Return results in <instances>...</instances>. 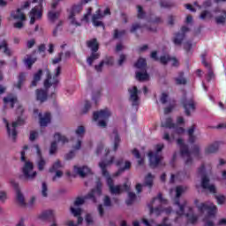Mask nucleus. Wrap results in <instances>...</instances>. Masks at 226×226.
<instances>
[{
	"instance_id": "19",
	"label": "nucleus",
	"mask_w": 226,
	"mask_h": 226,
	"mask_svg": "<svg viewBox=\"0 0 226 226\" xmlns=\"http://www.w3.org/2000/svg\"><path fill=\"white\" fill-rule=\"evenodd\" d=\"M84 4L81 2L76 5H73L72 8V11L69 15V20L72 26H76V27H79L80 26V23L75 19V15H79L80 11H82Z\"/></svg>"
},
{
	"instance_id": "35",
	"label": "nucleus",
	"mask_w": 226,
	"mask_h": 226,
	"mask_svg": "<svg viewBox=\"0 0 226 226\" xmlns=\"http://www.w3.org/2000/svg\"><path fill=\"white\" fill-rule=\"evenodd\" d=\"M218 142L210 144L205 148V154H213V153H216L218 151Z\"/></svg>"
},
{
	"instance_id": "21",
	"label": "nucleus",
	"mask_w": 226,
	"mask_h": 226,
	"mask_svg": "<svg viewBox=\"0 0 226 226\" xmlns=\"http://www.w3.org/2000/svg\"><path fill=\"white\" fill-rule=\"evenodd\" d=\"M11 185L16 190L17 202L19 204V206H26V199L24 198V195L22 194V192H20V190L19 189V184L14 180H11Z\"/></svg>"
},
{
	"instance_id": "51",
	"label": "nucleus",
	"mask_w": 226,
	"mask_h": 226,
	"mask_svg": "<svg viewBox=\"0 0 226 226\" xmlns=\"http://www.w3.org/2000/svg\"><path fill=\"white\" fill-rule=\"evenodd\" d=\"M24 80H26V73L21 72L19 76L18 84L16 85L18 89H20V87H22V83L24 82Z\"/></svg>"
},
{
	"instance_id": "3",
	"label": "nucleus",
	"mask_w": 226,
	"mask_h": 226,
	"mask_svg": "<svg viewBox=\"0 0 226 226\" xmlns=\"http://www.w3.org/2000/svg\"><path fill=\"white\" fill-rule=\"evenodd\" d=\"M102 182L97 181L96 187L93 189L87 196L84 198H77L74 201V206L71 207V213L73 216H80L82 215V208L80 206L86 202L87 199L92 200V202L96 203V199L102 195Z\"/></svg>"
},
{
	"instance_id": "22",
	"label": "nucleus",
	"mask_w": 226,
	"mask_h": 226,
	"mask_svg": "<svg viewBox=\"0 0 226 226\" xmlns=\"http://www.w3.org/2000/svg\"><path fill=\"white\" fill-rule=\"evenodd\" d=\"M30 4H31V3L26 2V4H24L22 9H18L17 11H12L11 14L12 19H14L15 20H21V21L26 20V15L22 11V10H24L26 8H29Z\"/></svg>"
},
{
	"instance_id": "36",
	"label": "nucleus",
	"mask_w": 226,
	"mask_h": 226,
	"mask_svg": "<svg viewBox=\"0 0 226 226\" xmlns=\"http://www.w3.org/2000/svg\"><path fill=\"white\" fill-rule=\"evenodd\" d=\"M111 139L114 142V151H117V147H119V143L121 142V138L117 134V131H114L111 134Z\"/></svg>"
},
{
	"instance_id": "9",
	"label": "nucleus",
	"mask_w": 226,
	"mask_h": 226,
	"mask_svg": "<svg viewBox=\"0 0 226 226\" xmlns=\"http://www.w3.org/2000/svg\"><path fill=\"white\" fill-rule=\"evenodd\" d=\"M135 67L138 68L136 72V79L139 82H144L149 79V74H147V64L146 63V59L139 58L137 63L135 64Z\"/></svg>"
},
{
	"instance_id": "50",
	"label": "nucleus",
	"mask_w": 226,
	"mask_h": 226,
	"mask_svg": "<svg viewBox=\"0 0 226 226\" xmlns=\"http://www.w3.org/2000/svg\"><path fill=\"white\" fill-rule=\"evenodd\" d=\"M136 195L134 192H129L128 193V199L126 200V204L127 206H131V204H133V202L135 201L136 199Z\"/></svg>"
},
{
	"instance_id": "16",
	"label": "nucleus",
	"mask_w": 226,
	"mask_h": 226,
	"mask_svg": "<svg viewBox=\"0 0 226 226\" xmlns=\"http://www.w3.org/2000/svg\"><path fill=\"white\" fill-rule=\"evenodd\" d=\"M3 121L7 128V132L10 139H11L12 140H15L17 139V126H19V124H23L24 120H22V118L19 117L18 121L13 122L11 125L8 124V120H6V118H4Z\"/></svg>"
},
{
	"instance_id": "34",
	"label": "nucleus",
	"mask_w": 226,
	"mask_h": 226,
	"mask_svg": "<svg viewBox=\"0 0 226 226\" xmlns=\"http://www.w3.org/2000/svg\"><path fill=\"white\" fill-rule=\"evenodd\" d=\"M17 102V97L13 94H9L7 97L4 98V105H10L11 109H13V105Z\"/></svg>"
},
{
	"instance_id": "39",
	"label": "nucleus",
	"mask_w": 226,
	"mask_h": 226,
	"mask_svg": "<svg viewBox=\"0 0 226 226\" xmlns=\"http://www.w3.org/2000/svg\"><path fill=\"white\" fill-rule=\"evenodd\" d=\"M41 75H42V71L39 70L34 75V79L32 81V86L36 87L38 82L41 80Z\"/></svg>"
},
{
	"instance_id": "46",
	"label": "nucleus",
	"mask_w": 226,
	"mask_h": 226,
	"mask_svg": "<svg viewBox=\"0 0 226 226\" xmlns=\"http://www.w3.org/2000/svg\"><path fill=\"white\" fill-rule=\"evenodd\" d=\"M63 164H61L60 161H56L55 163H53L51 169L49 170V172H56L59 170V169H62Z\"/></svg>"
},
{
	"instance_id": "4",
	"label": "nucleus",
	"mask_w": 226,
	"mask_h": 226,
	"mask_svg": "<svg viewBox=\"0 0 226 226\" xmlns=\"http://www.w3.org/2000/svg\"><path fill=\"white\" fill-rule=\"evenodd\" d=\"M162 128H168V130L164 131L162 135L163 140L169 142V144L174 142V139L177 135H183L185 133V129L183 127L176 126V124L172 123V118L166 117L162 120Z\"/></svg>"
},
{
	"instance_id": "13",
	"label": "nucleus",
	"mask_w": 226,
	"mask_h": 226,
	"mask_svg": "<svg viewBox=\"0 0 226 226\" xmlns=\"http://www.w3.org/2000/svg\"><path fill=\"white\" fill-rule=\"evenodd\" d=\"M21 162H25V165L23 167V174L25 177L27 179H34L36 177V171H34L33 162L26 161V152L21 151Z\"/></svg>"
},
{
	"instance_id": "49",
	"label": "nucleus",
	"mask_w": 226,
	"mask_h": 226,
	"mask_svg": "<svg viewBox=\"0 0 226 226\" xmlns=\"http://www.w3.org/2000/svg\"><path fill=\"white\" fill-rule=\"evenodd\" d=\"M91 110V102L88 101L85 102V104L81 109V114H87Z\"/></svg>"
},
{
	"instance_id": "23",
	"label": "nucleus",
	"mask_w": 226,
	"mask_h": 226,
	"mask_svg": "<svg viewBox=\"0 0 226 226\" xmlns=\"http://www.w3.org/2000/svg\"><path fill=\"white\" fill-rule=\"evenodd\" d=\"M130 94V102H132V107H138L139 105V89L137 87H132L128 89Z\"/></svg>"
},
{
	"instance_id": "33",
	"label": "nucleus",
	"mask_w": 226,
	"mask_h": 226,
	"mask_svg": "<svg viewBox=\"0 0 226 226\" xmlns=\"http://www.w3.org/2000/svg\"><path fill=\"white\" fill-rule=\"evenodd\" d=\"M39 117L41 126H47L50 123V113H45L43 116L39 113Z\"/></svg>"
},
{
	"instance_id": "1",
	"label": "nucleus",
	"mask_w": 226,
	"mask_h": 226,
	"mask_svg": "<svg viewBox=\"0 0 226 226\" xmlns=\"http://www.w3.org/2000/svg\"><path fill=\"white\" fill-rule=\"evenodd\" d=\"M109 153H110V150L105 149L103 147V145H100L97 147V150H96L97 156H100V154H104L106 156L105 161L99 162V167L102 172V176L104 177H106V183H107V185L109 189L111 195H121V193H123V192H128V190H130V186L126 183L124 184L123 185H114V180L112 179V177L107 171V167H109V166L112 165V163H114V157L109 158Z\"/></svg>"
},
{
	"instance_id": "44",
	"label": "nucleus",
	"mask_w": 226,
	"mask_h": 226,
	"mask_svg": "<svg viewBox=\"0 0 226 226\" xmlns=\"http://www.w3.org/2000/svg\"><path fill=\"white\" fill-rule=\"evenodd\" d=\"M36 63V58H33L31 56H27L25 59V64L27 66V68L31 69L33 64Z\"/></svg>"
},
{
	"instance_id": "55",
	"label": "nucleus",
	"mask_w": 226,
	"mask_h": 226,
	"mask_svg": "<svg viewBox=\"0 0 226 226\" xmlns=\"http://www.w3.org/2000/svg\"><path fill=\"white\" fill-rule=\"evenodd\" d=\"M63 60V53L58 54L56 57L52 60V64L56 66V64H59V62Z\"/></svg>"
},
{
	"instance_id": "10",
	"label": "nucleus",
	"mask_w": 226,
	"mask_h": 226,
	"mask_svg": "<svg viewBox=\"0 0 226 226\" xmlns=\"http://www.w3.org/2000/svg\"><path fill=\"white\" fill-rule=\"evenodd\" d=\"M198 174L201 176V187L204 190H207L210 193H216V186L213 184H209V177H207V171H206V166L202 165L198 170Z\"/></svg>"
},
{
	"instance_id": "59",
	"label": "nucleus",
	"mask_w": 226,
	"mask_h": 226,
	"mask_svg": "<svg viewBox=\"0 0 226 226\" xmlns=\"http://www.w3.org/2000/svg\"><path fill=\"white\" fill-rule=\"evenodd\" d=\"M176 106V103L173 102L168 108L164 109V114H169L172 111V109Z\"/></svg>"
},
{
	"instance_id": "20",
	"label": "nucleus",
	"mask_w": 226,
	"mask_h": 226,
	"mask_svg": "<svg viewBox=\"0 0 226 226\" xmlns=\"http://www.w3.org/2000/svg\"><path fill=\"white\" fill-rule=\"evenodd\" d=\"M214 19L217 26H225L226 11L223 9H216L215 11H214Z\"/></svg>"
},
{
	"instance_id": "48",
	"label": "nucleus",
	"mask_w": 226,
	"mask_h": 226,
	"mask_svg": "<svg viewBox=\"0 0 226 226\" xmlns=\"http://www.w3.org/2000/svg\"><path fill=\"white\" fill-rule=\"evenodd\" d=\"M161 8H172L173 4L169 0H160Z\"/></svg>"
},
{
	"instance_id": "5",
	"label": "nucleus",
	"mask_w": 226,
	"mask_h": 226,
	"mask_svg": "<svg viewBox=\"0 0 226 226\" xmlns=\"http://www.w3.org/2000/svg\"><path fill=\"white\" fill-rule=\"evenodd\" d=\"M197 202L196 200L195 204L198 207V211L204 216V226H215L213 220H215V216H216V206L210 201L200 204H197Z\"/></svg>"
},
{
	"instance_id": "28",
	"label": "nucleus",
	"mask_w": 226,
	"mask_h": 226,
	"mask_svg": "<svg viewBox=\"0 0 226 226\" xmlns=\"http://www.w3.org/2000/svg\"><path fill=\"white\" fill-rule=\"evenodd\" d=\"M74 174H77L79 177H86L87 174H91V169L87 166H74Z\"/></svg>"
},
{
	"instance_id": "63",
	"label": "nucleus",
	"mask_w": 226,
	"mask_h": 226,
	"mask_svg": "<svg viewBox=\"0 0 226 226\" xmlns=\"http://www.w3.org/2000/svg\"><path fill=\"white\" fill-rule=\"evenodd\" d=\"M112 205L111 201H110V198L109 196H105L104 197V206H106L107 207H110Z\"/></svg>"
},
{
	"instance_id": "43",
	"label": "nucleus",
	"mask_w": 226,
	"mask_h": 226,
	"mask_svg": "<svg viewBox=\"0 0 226 226\" xmlns=\"http://www.w3.org/2000/svg\"><path fill=\"white\" fill-rule=\"evenodd\" d=\"M153 179H154L153 175H151V173H148L145 177V185L148 186V188H151V186H153Z\"/></svg>"
},
{
	"instance_id": "40",
	"label": "nucleus",
	"mask_w": 226,
	"mask_h": 226,
	"mask_svg": "<svg viewBox=\"0 0 226 226\" xmlns=\"http://www.w3.org/2000/svg\"><path fill=\"white\" fill-rule=\"evenodd\" d=\"M176 84L177 86H185L186 84V79H185V73L181 72L178 77L175 79Z\"/></svg>"
},
{
	"instance_id": "7",
	"label": "nucleus",
	"mask_w": 226,
	"mask_h": 226,
	"mask_svg": "<svg viewBox=\"0 0 226 226\" xmlns=\"http://www.w3.org/2000/svg\"><path fill=\"white\" fill-rule=\"evenodd\" d=\"M165 204H167V200L163 199L162 194L159 193L158 196L154 198L153 200L148 204L150 214L160 216V215H162V213L164 211L166 212V215H169L172 211V208L169 207L163 209L162 206H164Z\"/></svg>"
},
{
	"instance_id": "25",
	"label": "nucleus",
	"mask_w": 226,
	"mask_h": 226,
	"mask_svg": "<svg viewBox=\"0 0 226 226\" xmlns=\"http://www.w3.org/2000/svg\"><path fill=\"white\" fill-rule=\"evenodd\" d=\"M117 167H120L118 171L115 174V177L119 176L122 172H124V170H129V169L132 167V162L130 161H123V159L116 162Z\"/></svg>"
},
{
	"instance_id": "58",
	"label": "nucleus",
	"mask_w": 226,
	"mask_h": 226,
	"mask_svg": "<svg viewBox=\"0 0 226 226\" xmlns=\"http://www.w3.org/2000/svg\"><path fill=\"white\" fill-rule=\"evenodd\" d=\"M168 100H169V94H167L166 93H162L160 99L161 103L165 104L168 102Z\"/></svg>"
},
{
	"instance_id": "12",
	"label": "nucleus",
	"mask_w": 226,
	"mask_h": 226,
	"mask_svg": "<svg viewBox=\"0 0 226 226\" xmlns=\"http://www.w3.org/2000/svg\"><path fill=\"white\" fill-rule=\"evenodd\" d=\"M109 117H110V110H109V109L94 112V121H98V126L101 128H105V126H107Z\"/></svg>"
},
{
	"instance_id": "62",
	"label": "nucleus",
	"mask_w": 226,
	"mask_h": 226,
	"mask_svg": "<svg viewBox=\"0 0 226 226\" xmlns=\"http://www.w3.org/2000/svg\"><path fill=\"white\" fill-rule=\"evenodd\" d=\"M38 138V132H36V131H32L31 132H30V140H36V139Z\"/></svg>"
},
{
	"instance_id": "24",
	"label": "nucleus",
	"mask_w": 226,
	"mask_h": 226,
	"mask_svg": "<svg viewBox=\"0 0 226 226\" xmlns=\"http://www.w3.org/2000/svg\"><path fill=\"white\" fill-rule=\"evenodd\" d=\"M76 135H77V139H76V145H73V148L78 151V149H80V145L82 144V139L84 137V133L86 132V128L84 126H79L76 130Z\"/></svg>"
},
{
	"instance_id": "31",
	"label": "nucleus",
	"mask_w": 226,
	"mask_h": 226,
	"mask_svg": "<svg viewBox=\"0 0 226 226\" xmlns=\"http://www.w3.org/2000/svg\"><path fill=\"white\" fill-rule=\"evenodd\" d=\"M160 62L162 64H167L168 63L171 64V66H177V59L174 57H170L169 55H164L160 57Z\"/></svg>"
},
{
	"instance_id": "60",
	"label": "nucleus",
	"mask_w": 226,
	"mask_h": 226,
	"mask_svg": "<svg viewBox=\"0 0 226 226\" xmlns=\"http://www.w3.org/2000/svg\"><path fill=\"white\" fill-rule=\"evenodd\" d=\"M92 9L89 8L87 14L84 15L83 19L81 20H84L85 22H89V16L91 15Z\"/></svg>"
},
{
	"instance_id": "45",
	"label": "nucleus",
	"mask_w": 226,
	"mask_h": 226,
	"mask_svg": "<svg viewBox=\"0 0 226 226\" xmlns=\"http://www.w3.org/2000/svg\"><path fill=\"white\" fill-rule=\"evenodd\" d=\"M1 49L4 50L6 56H10V54H11V52L10 51V49H8V44H6V41H3L2 42H0V50Z\"/></svg>"
},
{
	"instance_id": "8",
	"label": "nucleus",
	"mask_w": 226,
	"mask_h": 226,
	"mask_svg": "<svg viewBox=\"0 0 226 226\" xmlns=\"http://www.w3.org/2000/svg\"><path fill=\"white\" fill-rule=\"evenodd\" d=\"M163 147V144H158L155 146V151H150L148 153V158L151 167L154 168L158 167V165H165L162 162L163 156L162 155V151Z\"/></svg>"
},
{
	"instance_id": "2",
	"label": "nucleus",
	"mask_w": 226,
	"mask_h": 226,
	"mask_svg": "<svg viewBox=\"0 0 226 226\" xmlns=\"http://www.w3.org/2000/svg\"><path fill=\"white\" fill-rule=\"evenodd\" d=\"M188 190L186 186H177L175 189H171L170 191V195L176 196L175 204L177 206L178 210L177 211V216H186L189 223H197V220H199V216L193 214V209L192 207L188 206V203L185 201L182 205L179 204V197L185 193Z\"/></svg>"
},
{
	"instance_id": "57",
	"label": "nucleus",
	"mask_w": 226,
	"mask_h": 226,
	"mask_svg": "<svg viewBox=\"0 0 226 226\" xmlns=\"http://www.w3.org/2000/svg\"><path fill=\"white\" fill-rule=\"evenodd\" d=\"M124 34H126V31L124 30H115L114 38H121L122 36H124Z\"/></svg>"
},
{
	"instance_id": "41",
	"label": "nucleus",
	"mask_w": 226,
	"mask_h": 226,
	"mask_svg": "<svg viewBox=\"0 0 226 226\" xmlns=\"http://www.w3.org/2000/svg\"><path fill=\"white\" fill-rule=\"evenodd\" d=\"M195 132V126L192 125L188 131L187 133L189 135V142L191 144H193V142H195V140L197 139V138L195 136H193V133Z\"/></svg>"
},
{
	"instance_id": "64",
	"label": "nucleus",
	"mask_w": 226,
	"mask_h": 226,
	"mask_svg": "<svg viewBox=\"0 0 226 226\" xmlns=\"http://www.w3.org/2000/svg\"><path fill=\"white\" fill-rule=\"evenodd\" d=\"M104 64H105V61H102L98 65H95V70L97 72H102Z\"/></svg>"
},
{
	"instance_id": "38",
	"label": "nucleus",
	"mask_w": 226,
	"mask_h": 226,
	"mask_svg": "<svg viewBox=\"0 0 226 226\" xmlns=\"http://www.w3.org/2000/svg\"><path fill=\"white\" fill-rule=\"evenodd\" d=\"M213 17L215 18V11L212 13L211 11H203L200 15V19L201 20H206V19L209 20L213 19Z\"/></svg>"
},
{
	"instance_id": "32",
	"label": "nucleus",
	"mask_w": 226,
	"mask_h": 226,
	"mask_svg": "<svg viewBox=\"0 0 226 226\" xmlns=\"http://www.w3.org/2000/svg\"><path fill=\"white\" fill-rule=\"evenodd\" d=\"M61 16V11H56V9L51 8L50 11H49L48 12V19L49 20V22H56V20H57V19H59V17Z\"/></svg>"
},
{
	"instance_id": "18",
	"label": "nucleus",
	"mask_w": 226,
	"mask_h": 226,
	"mask_svg": "<svg viewBox=\"0 0 226 226\" xmlns=\"http://www.w3.org/2000/svg\"><path fill=\"white\" fill-rule=\"evenodd\" d=\"M54 139L51 143L50 148H49V154H54L56 151H57V144H66L68 143V138L64 135H61L59 132L55 133Z\"/></svg>"
},
{
	"instance_id": "26",
	"label": "nucleus",
	"mask_w": 226,
	"mask_h": 226,
	"mask_svg": "<svg viewBox=\"0 0 226 226\" xmlns=\"http://www.w3.org/2000/svg\"><path fill=\"white\" fill-rule=\"evenodd\" d=\"M33 149H34L38 156V160H37L38 170H43L47 162H45V159L41 157V150H40V147L38 145H34Z\"/></svg>"
},
{
	"instance_id": "61",
	"label": "nucleus",
	"mask_w": 226,
	"mask_h": 226,
	"mask_svg": "<svg viewBox=\"0 0 226 226\" xmlns=\"http://www.w3.org/2000/svg\"><path fill=\"white\" fill-rule=\"evenodd\" d=\"M215 199L217 200V204H223V202H225V196L223 195L215 196Z\"/></svg>"
},
{
	"instance_id": "56",
	"label": "nucleus",
	"mask_w": 226,
	"mask_h": 226,
	"mask_svg": "<svg viewBox=\"0 0 226 226\" xmlns=\"http://www.w3.org/2000/svg\"><path fill=\"white\" fill-rule=\"evenodd\" d=\"M141 223H143V225L145 226H154V220H147L146 218H143L141 220Z\"/></svg>"
},
{
	"instance_id": "14",
	"label": "nucleus",
	"mask_w": 226,
	"mask_h": 226,
	"mask_svg": "<svg viewBox=\"0 0 226 226\" xmlns=\"http://www.w3.org/2000/svg\"><path fill=\"white\" fill-rule=\"evenodd\" d=\"M87 47L88 49H91L92 54L91 56L87 59V63L89 64V66L93 65L94 61H96L100 57V53L98 52V41L96 39H92L87 41Z\"/></svg>"
},
{
	"instance_id": "37",
	"label": "nucleus",
	"mask_w": 226,
	"mask_h": 226,
	"mask_svg": "<svg viewBox=\"0 0 226 226\" xmlns=\"http://www.w3.org/2000/svg\"><path fill=\"white\" fill-rule=\"evenodd\" d=\"M36 96H37L38 102H41V103H43V102L47 101V91L42 89L37 90Z\"/></svg>"
},
{
	"instance_id": "52",
	"label": "nucleus",
	"mask_w": 226,
	"mask_h": 226,
	"mask_svg": "<svg viewBox=\"0 0 226 226\" xmlns=\"http://www.w3.org/2000/svg\"><path fill=\"white\" fill-rule=\"evenodd\" d=\"M137 10H138V19H146V12L144 11V9L142 8V6L138 5Z\"/></svg>"
},
{
	"instance_id": "47",
	"label": "nucleus",
	"mask_w": 226,
	"mask_h": 226,
	"mask_svg": "<svg viewBox=\"0 0 226 226\" xmlns=\"http://www.w3.org/2000/svg\"><path fill=\"white\" fill-rule=\"evenodd\" d=\"M132 154L135 156V158H137L139 165H142V163H144V159L140 156L139 150H132Z\"/></svg>"
},
{
	"instance_id": "27",
	"label": "nucleus",
	"mask_w": 226,
	"mask_h": 226,
	"mask_svg": "<svg viewBox=\"0 0 226 226\" xmlns=\"http://www.w3.org/2000/svg\"><path fill=\"white\" fill-rule=\"evenodd\" d=\"M201 63L204 64V66L207 70V81L211 80L212 79H215V72H213V67H211V64H208L206 62V55H201Z\"/></svg>"
},
{
	"instance_id": "15",
	"label": "nucleus",
	"mask_w": 226,
	"mask_h": 226,
	"mask_svg": "<svg viewBox=\"0 0 226 226\" xmlns=\"http://www.w3.org/2000/svg\"><path fill=\"white\" fill-rule=\"evenodd\" d=\"M43 1L45 0H39V5L34 7L29 13L30 18V24H34L36 20H40L43 15Z\"/></svg>"
},
{
	"instance_id": "29",
	"label": "nucleus",
	"mask_w": 226,
	"mask_h": 226,
	"mask_svg": "<svg viewBox=\"0 0 226 226\" xmlns=\"http://www.w3.org/2000/svg\"><path fill=\"white\" fill-rule=\"evenodd\" d=\"M183 105L186 116H192V112H195V103L192 100L184 101Z\"/></svg>"
},
{
	"instance_id": "42",
	"label": "nucleus",
	"mask_w": 226,
	"mask_h": 226,
	"mask_svg": "<svg viewBox=\"0 0 226 226\" xmlns=\"http://www.w3.org/2000/svg\"><path fill=\"white\" fill-rule=\"evenodd\" d=\"M54 216V212L52 210H45L40 215L41 220H48V218H52Z\"/></svg>"
},
{
	"instance_id": "30",
	"label": "nucleus",
	"mask_w": 226,
	"mask_h": 226,
	"mask_svg": "<svg viewBox=\"0 0 226 226\" xmlns=\"http://www.w3.org/2000/svg\"><path fill=\"white\" fill-rule=\"evenodd\" d=\"M188 27L187 26H183L181 29V33H178L175 35L173 41L175 45H181L183 42V40H185V33H187Z\"/></svg>"
},
{
	"instance_id": "11",
	"label": "nucleus",
	"mask_w": 226,
	"mask_h": 226,
	"mask_svg": "<svg viewBox=\"0 0 226 226\" xmlns=\"http://www.w3.org/2000/svg\"><path fill=\"white\" fill-rule=\"evenodd\" d=\"M47 79L44 80V87L49 89L51 86L56 87L57 84H59V76L61 75V65H57L55 68V72L52 75H50V72L49 70L46 71Z\"/></svg>"
},
{
	"instance_id": "53",
	"label": "nucleus",
	"mask_w": 226,
	"mask_h": 226,
	"mask_svg": "<svg viewBox=\"0 0 226 226\" xmlns=\"http://www.w3.org/2000/svg\"><path fill=\"white\" fill-rule=\"evenodd\" d=\"M41 195L42 197H49V187L45 182H43L41 185Z\"/></svg>"
},
{
	"instance_id": "54",
	"label": "nucleus",
	"mask_w": 226,
	"mask_h": 226,
	"mask_svg": "<svg viewBox=\"0 0 226 226\" xmlns=\"http://www.w3.org/2000/svg\"><path fill=\"white\" fill-rule=\"evenodd\" d=\"M61 26H63V21H59L56 28L53 30V36H57L58 33H61V30L63 29Z\"/></svg>"
},
{
	"instance_id": "17",
	"label": "nucleus",
	"mask_w": 226,
	"mask_h": 226,
	"mask_svg": "<svg viewBox=\"0 0 226 226\" xmlns=\"http://www.w3.org/2000/svg\"><path fill=\"white\" fill-rule=\"evenodd\" d=\"M105 15H110V9L107 8L104 11L103 14L102 13V11L99 9L92 16V22L95 27H103V22L102 20H103V17H105Z\"/></svg>"
},
{
	"instance_id": "6",
	"label": "nucleus",
	"mask_w": 226,
	"mask_h": 226,
	"mask_svg": "<svg viewBox=\"0 0 226 226\" xmlns=\"http://www.w3.org/2000/svg\"><path fill=\"white\" fill-rule=\"evenodd\" d=\"M177 146L180 147V154L185 162V165H191L192 163V154L196 158H200V147L195 145L193 150L190 152L188 146L185 144L182 139L177 140Z\"/></svg>"
}]
</instances>
